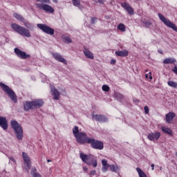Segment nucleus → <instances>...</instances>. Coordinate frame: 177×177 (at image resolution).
Instances as JSON below:
<instances>
[{
    "mask_svg": "<svg viewBox=\"0 0 177 177\" xmlns=\"http://www.w3.org/2000/svg\"><path fill=\"white\" fill-rule=\"evenodd\" d=\"M158 53H160V55H164V52L162 51V49H159V50H158Z\"/></svg>",
    "mask_w": 177,
    "mask_h": 177,
    "instance_id": "a18cd8bd",
    "label": "nucleus"
},
{
    "mask_svg": "<svg viewBox=\"0 0 177 177\" xmlns=\"http://www.w3.org/2000/svg\"><path fill=\"white\" fill-rule=\"evenodd\" d=\"M73 4L74 6L77 8H80L81 6V1L80 0H72Z\"/></svg>",
    "mask_w": 177,
    "mask_h": 177,
    "instance_id": "473e14b6",
    "label": "nucleus"
},
{
    "mask_svg": "<svg viewBox=\"0 0 177 177\" xmlns=\"http://www.w3.org/2000/svg\"><path fill=\"white\" fill-rule=\"evenodd\" d=\"M118 29L120 30V31H122V32H125V31H127V28L124 25V24H120L118 26Z\"/></svg>",
    "mask_w": 177,
    "mask_h": 177,
    "instance_id": "2f4dec72",
    "label": "nucleus"
},
{
    "mask_svg": "<svg viewBox=\"0 0 177 177\" xmlns=\"http://www.w3.org/2000/svg\"><path fill=\"white\" fill-rule=\"evenodd\" d=\"M62 39H63L65 44H71V42H73V40H71V38H70V36L63 35L62 37Z\"/></svg>",
    "mask_w": 177,
    "mask_h": 177,
    "instance_id": "a878e982",
    "label": "nucleus"
},
{
    "mask_svg": "<svg viewBox=\"0 0 177 177\" xmlns=\"http://www.w3.org/2000/svg\"><path fill=\"white\" fill-rule=\"evenodd\" d=\"M133 102H134V103H139V100H138V99H134V100H133Z\"/></svg>",
    "mask_w": 177,
    "mask_h": 177,
    "instance_id": "de8ad7c7",
    "label": "nucleus"
},
{
    "mask_svg": "<svg viewBox=\"0 0 177 177\" xmlns=\"http://www.w3.org/2000/svg\"><path fill=\"white\" fill-rule=\"evenodd\" d=\"M53 2H55V3H57V0H53Z\"/></svg>",
    "mask_w": 177,
    "mask_h": 177,
    "instance_id": "3c124183",
    "label": "nucleus"
},
{
    "mask_svg": "<svg viewBox=\"0 0 177 177\" xmlns=\"http://www.w3.org/2000/svg\"><path fill=\"white\" fill-rule=\"evenodd\" d=\"M114 97L119 102H122L124 100V95L120 93H115L114 94Z\"/></svg>",
    "mask_w": 177,
    "mask_h": 177,
    "instance_id": "cd10ccee",
    "label": "nucleus"
},
{
    "mask_svg": "<svg viewBox=\"0 0 177 177\" xmlns=\"http://www.w3.org/2000/svg\"><path fill=\"white\" fill-rule=\"evenodd\" d=\"M161 136V133L156 131L155 133H149L147 135V139L151 140V142H155V140H158L160 139Z\"/></svg>",
    "mask_w": 177,
    "mask_h": 177,
    "instance_id": "ddd939ff",
    "label": "nucleus"
},
{
    "mask_svg": "<svg viewBox=\"0 0 177 177\" xmlns=\"http://www.w3.org/2000/svg\"><path fill=\"white\" fill-rule=\"evenodd\" d=\"M158 16L160 20H161V21H162V23H164L165 26L169 27V28L173 29L174 31H176V32H177V27L176 25H175V24L172 23L171 21H169V19L165 18V17H164L161 13H158Z\"/></svg>",
    "mask_w": 177,
    "mask_h": 177,
    "instance_id": "1a4fd4ad",
    "label": "nucleus"
},
{
    "mask_svg": "<svg viewBox=\"0 0 177 177\" xmlns=\"http://www.w3.org/2000/svg\"><path fill=\"white\" fill-rule=\"evenodd\" d=\"M10 125L15 131L17 138L19 140H23V127H21V124H19L16 120H11Z\"/></svg>",
    "mask_w": 177,
    "mask_h": 177,
    "instance_id": "7ed1b4c3",
    "label": "nucleus"
},
{
    "mask_svg": "<svg viewBox=\"0 0 177 177\" xmlns=\"http://www.w3.org/2000/svg\"><path fill=\"white\" fill-rule=\"evenodd\" d=\"M174 63H176L175 58L169 57L163 60V64H174Z\"/></svg>",
    "mask_w": 177,
    "mask_h": 177,
    "instance_id": "5701e85b",
    "label": "nucleus"
},
{
    "mask_svg": "<svg viewBox=\"0 0 177 177\" xmlns=\"http://www.w3.org/2000/svg\"><path fill=\"white\" fill-rule=\"evenodd\" d=\"M129 54V53L127 50H118L115 53V55H116V56H119L120 57H127Z\"/></svg>",
    "mask_w": 177,
    "mask_h": 177,
    "instance_id": "412c9836",
    "label": "nucleus"
},
{
    "mask_svg": "<svg viewBox=\"0 0 177 177\" xmlns=\"http://www.w3.org/2000/svg\"><path fill=\"white\" fill-rule=\"evenodd\" d=\"M80 157L83 162H85V164H87V165H93L94 168L97 167V159H96L95 156L91 154L86 155L84 153H80Z\"/></svg>",
    "mask_w": 177,
    "mask_h": 177,
    "instance_id": "f03ea898",
    "label": "nucleus"
},
{
    "mask_svg": "<svg viewBox=\"0 0 177 177\" xmlns=\"http://www.w3.org/2000/svg\"><path fill=\"white\" fill-rule=\"evenodd\" d=\"M11 28L23 37H26L27 38H30L31 37L30 30L17 24H11Z\"/></svg>",
    "mask_w": 177,
    "mask_h": 177,
    "instance_id": "20e7f679",
    "label": "nucleus"
},
{
    "mask_svg": "<svg viewBox=\"0 0 177 177\" xmlns=\"http://www.w3.org/2000/svg\"><path fill=\"white\" fill-rule=\"evenodd\" d=\"M160 171H161V169H162V167H160Z\"/></svg>",
    "mask_w": 177,
    "mask_h": 177,
    "instance_id": "603ef678",
    "label": "nucleus"
},
{
    "mask_svg": "<svg viewBox=\"0 0 177 177\" xmlns=\"http://www.w3.org/2000/svg\"><path fill=\"white\" fill-rule=\"evenodd\" d=\"M110 171L111 172L117 173L120 171V167H118V165H110Z\"/></svg>",
    "mask_w": 177,
    "mask_h": 177,
    "instance_id": "bb28decb",
    "label": "nucleus"
},
{
    "mask_svg": "<svg viewBox=\"0 0 177 177\" xmlns=\"http://www.w3.org/2000/svg\"><path fill=\"white\" fill-rule=\"evenodd\" d=\"M37 26L38 28H39V30H41L43 32H45L48 35H53L55 34V29L48 26L46 24H38Z\"/></svg>",
    "mask_w": 177,
    "mask_h": 177,
    "instance_id": "9d476101",
    "label": "nucleus"
},
{
    "mask_svg": "<svg viewBox=\"0 0 177 177\" xmlns=\"http://www.w3.org/2000/svg\"><path fill=\"white\" fill-rule=\"evenodd\" d=\"M22 23H24V26L26 27V28H31L32 27V24H30V22H28L26 19H24V21Z\"/></svg>",
    "mask_w": 177,
    "mask_h": 177,
    "instance_id": "72a5a7b5",
    "label": "nucleus"
},
{
    "mask_svg": "<svg viewBox=\"0 0 177 177\" xmlns=\"http://www.w3.org/2000/svg\"><path fill=\"white\" fill-rule=\"evenodd\" d=\"M53 57L55 59V60H57V62H60V63H64V64H67V60L64 59L62 55H60L58 53H53Z\"/></svg>",
    "mask_w": 177,
    "mask_h": 177,
    "instance_id": "dca6fc26",
    "label": "nucleus"
},
{
    "mask_svg": "<svg viewBox=\"0 0 177 177\" xmlns=\"http://www.w3.org/2000/svg\"><path fill=\"white\" fill-rule=\"evenodd\" d=\"M83 53L87 59H93L95 57V56H93V53H92V52H91V50H88L86 48H84Z\"/></svg>",
    "mask_w": 177,
    "mask_h": 177,
    "instance_id": "4be33fe9",
    "label": "nucleus"
},
{
    "mask_svg": "<svg viewBox=\"0 0 177 177\" xmlns=\"http://www.w3.org/2000/svg\"><path fill=\"white\" fill-rule=\"evenodd\" d=\"M102 172H107V171H109V168H110V165L107 163V160L102 159Z\"/></svg>",
    "mask_w": 177,
    "mask_h": 177,
    "instance_id": "aec40b11",
    "label": "nucleus"
},
{
    "mask_svg": "<svg viewBox=\"0 0 177 177\" xmlns=\"http://www.w3.org/2000/svg\"><path fill=\"white\" fill-rule=\"evenodd\" d=\"M44 106V100L42 99H35L32 101H26L23 102L24 111H30L35 109H40Z\"/></svg>",
    "mask_w": 177,
    "mask_h": 177,
    "instance_id": "f257e3e1",
    "label": "nucleus"
},
{
    "mask_svg": "<svg viewBox=\"0 0 177 177\" xmlns=\"http://www.w3.org/2000/svg\"><path fill=\"white\" fill-rule=\"evenodd\" d=\"M173 73H174V74H176L177 75V66H175L174 68L172 69Z\"/></svg>",
    "mask_w": 177,
    "mask_h": 177,
    "instance_id": "a19ab883",
    "label": "nucleus"
},
{
    "mask_svg": "<svg viewBox=\"0 0 177 177\" xmlns=\"http://www.w3.org/2000/svg\"><path fill=\"white\" fill-rule=\"evenodd\" d=\"M88 145H91V147L95 150H103V149H104V144L103 142L93 138L88 141Z\"/></svg>",
    "mask_w": 177,
    "mask_h": 177,
    "instance_id": "0eeeda50",
    "label": "nucleus"
},
{
    "mask_svg": "<svg viewBox=\"0 0 177 177\" xmlns=\"http://www.w3.org/2000/svg\"><path fill=\"white\" fill-rule=\"evenodd\" d=\"M122 8H124L125 10L129 13V15H131V16H133L135 15V12L133 11V8H131V6L129 5V3L127 2H124L121 3Z\"/></svg>",
    "mask_w": 177,
    "mask_h": 177,
    "instance_id": "4468645a",
    "label": "nucleus"
},
{
    "mask_svg": "<svg viewBox=\"0 0 177 177\" xmlns=\"http://www.w3.org/2000/svg\"><path fill=\"white\" fill-rule=\"evenodd\" d=\"M151 171H154V164H151Z\"/></svg>",
    "mask_w": 177,
    "mask_h": 177,
    "instance_id": "09e8293b",
    "label": "nucleus"
},
{
    "mask_svg": "<svg viewBox=\"0 0 177 177\" xmlns=\"http://www.w3.org/2000/svg\"><path fill=\"white\" fill-rule=\"evenodd\" d=\"M37 2H43V3H49L50 0H37Z\"/></svg>",
    "mask_w": 177,
    "mask_h": 177,
    "instance_id": "4c0bfd02",
    "label": "nucleus"
},
{
    "mask_svg": "<svg viewBox=\"0 0 177 177\" xmlns=\"http://www.w3.org/2000/svg\"><path fill=\"white\" fill-rule=\"evenodd\" d=\"M144 110H145V114H149V106H145L144 107Z\"/></svg>",
    "mask_w": 177,
    "mask_h": 177,
    "instance_id": "ea45409f",
    "label": "nucleus"
},
{
    "mask_svg": "<svg viewBox=\"0 0 177 177\" xmlns=\"http://www.w3.org/2000/svg\"><path fill=\"white\" fill-rule=\"evenodd\" d=\"M0 86L3 92H6V93L8 95L9 97H10L11 100H12L14 103H17V96H16V93H15V91L10 89L9 86L3 83H0Z\"/></svg>",
    "mask_w": 177,
    "mask_h": 177,
    "instance_id": "39448f33",
    "label": "nucleus"
},
{
    "mask_svg": "<svg viewBox=\"0 0 177 177\" xmlns=\"http://www.w3.org/2000/svg\"><path fill=\"white\" fill-rule=\"evenodd\" d=\"M147 80H153V76H151V72H149V74L145 75Z\"/></svg>",
    "mask_w": 177,
    "mask_h": 177,
    "instance_id": "e433bc0d",
    "label": "nucleus"
},
{
    "mask_svg": "<svg viewBox=\"0 0 177 177\" xmlns=\"http://www.w3.org/2000/svg\"><path fill=\"white\" fill-rule=\"evenodd\" d=\"M30 175L32 177H42L41 174L37 172V168H35V167L32 168L31 171H30Z\"/></svg>",
    "mask_w": 177,
    "mask_h": 177,
    "instance_id": "b1692460",
    "label": "nucleus"
},
{
    "mask_svg": "<svg viewBox=\"0 0 177 177\" xmlns=\"http://www.w3.org/2000/svg\"><path fill=\"white\" fill-rule=\"evenodd\" d=\"M161 130L164 132V133H167V135H172V130L168 127H162Z\"/></svg>",
    "mask_w": 177,
    "mask_h": 177,
    "instance_id": "c85d7f7f",
    "label": "nucleus"
},
{
    "mask_svg": "<svg viewBox=\"0 0 177 177\" xmlns=\"http://www.w3.org/2000/svg\"><path fill=\"white\" fill-rule=\"evenodd\" d=\"M22 157L24 158V162L27 165L28 172V169H31V161L30 160V156H28V155H27L26 153L22 152Z\"/></svg>",
    "mask_w": 177,
    "mask_h": 177,
    "instance_id": "f3484780",
    "label": "nucleus"
},
{
    "mask_svg": "<svg viewBox=\"0 0 177 177\" xmlns=\"http://www.w3.org/2000/svg\"><path fill=\"white\" fill-rule=\"evenodd\" d=\"M142 24H144L146 28H149L152 24L150 21H144Z\"/></svg>",
    "mask_w": 177,
    "mask_h": 177,
    "instance_id": "f704fd0d",
    "label": "nucleus"
},
{
    "mask_svg": "<svg viewBox=\"0 0 177 177\" xmlns=\"http://www.w3.org/2000/svg\"><path fill=\"white\" fill-rule=\"evenodd\" d=\"M92 119L97 122H107L108 118L104 115H95V113H92Z\"/></svg>",
    "mask_w": 177,
    "mask_h": 177,
    "instance_id": "f8f14e48",
    "label": "nucleus"
},
{
    "mask_svg": "<svg viewBox=\"0 0 177 177\" xmlns=\"http://www.w3.org/2000/svg\"><path fill=\"white\" fill-rule=\"evenodd\" d=\"M14 51L15 55H17V56L19 57V59H30V57H31V55H30V54L26 53V52L22 51L18 48H15Z\"/></svg>",
    "mask_w": 177,
    "mask_h": 177,
    "instance_id": "9b49d317",
    "label": "nucleus"
},
{
    "mask_svg": "<svg viewBox=\"0 0 177 177\" xmlns=\"http://www.w3.org/2000/svg\"><path fill=\"white\" fill-rule=\"evenodd\" d=\"M165 117L166 122H167V124H171V122L174 121V118L176 117V114H175V113L174 112H169L168 113L166 114Z\"/></svg>",
    "mask_w": 177,
    "mask_h": 177,
    "instance_id": "a211bd4d",
    "label": "nucleus"
},
{
    "mask_svg": "<svg viewBox=\"0 0 177 177\" xmlns=\"http://www.w3.org/2000/svg\"><path fill=\"white\" fill-rule=\"evenodd\" d=\"M10 161H12V162H15V164H16V160L15 159V158H13V156H10Z\"/></svg>",
    "mask_w": 177,
    "mask_h": 177,
    "instance_id": "79ce46f5",
    "label": "nucleus"
},
{
    "mask_svg": "<svg viewBox=\"0 0 177 177\" xmlns=\"http://www.w3.org/2000/svg\"><path fill=\"white\" fill-rule=\"evenodd\" d=\"M98 3H101V5H103V3H104V0H98Z\"/></svg>",
    "mask_w": 177,
    "mask_h": 177,
    "instance_id": "49530a36",
    "label": "nucleus"
},
{
    "mask_svg": "<svg viewBox=\"0 0 177 177\" xmlns=\"http://www.w3.org/2000/svg\"><path fill=\"white\" fill-rule=\"evenodd\" d=\"M35 6L39 10H44L46 13H55V8L48 4L36 3Z\"/></svg>",
    "mask_w": 177,
    "mask_h": 177,
    "instance_id": "6e6552de",
    "label": "nucleus"
},
{
    "mask_svg": "<svg viewBox=\"0 0 177 177\" xmlns=\"http://www.w3.org/2000/svg\"><path fill=\"white\" fill-rule=\"evenodd\" d=\"M167 85H169V86H171V88H174L175 89H177V83L174 81H168Z\"/></svg>",
    "mask_w": 177,
    "mask_h": 177,
    "instance_id": "c756f323",
    "label": "nucleus"
},
{
    "mask_svg": "<svg viewBox=\"0 0 177 177\" xmlns=\"http://www.w3.org/2000/svg\"><path fill=\"white\" fill-rule=\"evenodd\" d=\"M102 91H104V92H109V91H110V87L108 85H103Z\"/></svg>",
    "mask_w": 177,
    "mask_h": 177,
    "instance_id": "c9c22d12",
    "label": "nucleus"
},
{
    "mask_svg": "<svg viewBox=\"0 0 177 177\" xmlns=\"http://www.w3.org/2000/svg\"><path fill=\"white\" fill-rule=\"evenodd\" d=\"M47 162H52V160L50 159H48Z\"/></svg>",
    "mask_w": 177,
    "mask_h": 177,
    "instance_id": "8fccbe9b",
    "label": "nucleus"
},
{
    "mask_svg": "<svg viewBox=\"0 0 177 177\" xmlns=\"http://www.w3.org/2000/svg\"><path fill=\"white\" fill-rule=\"evenodd\" d=\"M96 20H97V18H96V17H92V18H91V24H95V23H96Z\"/></svg>",
    "mask_w": 177,
    "mask_h": 177,
    "instance_id": "58836bf2",
    "label": "nucleus"
},
{
    "mask_svg": "<svg viewBox=\"0 0 177 177\" xmlns=\"http://www.w3.org/2000/svg\"><path fill=\"white\" fill-rule=\"evenodd\" d=\"M76 142L79 143V145H86L89 144V141L91 140V138L88 137L86 133L80 132L79 134L75 137Z\"/></svg>",
    "mask_w": 177,
    "mask_h": 177,
    "instance_id": "423d86ee",
    "label": "nucleus"
},
{
    "mask_svg": "<svg viewBox=\"0 0 177 177\" xmlns=\"http://www.w3.org/2000/svg\"><path fill=\"white\" fill-rule=\"evenodd\" d=\"M115 63H117V61L115 59L111 60V64H115Z\"/></svg>",
    "mask_w": 177,
    "mask_h": 177,
    "instance_id": "c03bdc74",
    "label": "nucleus"
},
{
    "mask_svg": "<svg viewBox=\"0 0 177 177\" xmlns=\"http://www.w3.org/2000/svg\"><path fill=\"white\" fill-rule=\"evenodd\" d=\"M50 89H51V95L53 96V98L55 100H59V99H60V93L59 92V91H57L56 89V88H55V86L50 84Z\"/></svg>",
    "mask_w": 177,
    "mask_h": 177,
    "instance_id": "2eb2a0df",
    "label": "nucleus"
},
{
    "mask_svg": "<svg viewBox=\"0 0 177 177\" xmlns=\"http://www.w3.org/2000/svg\"><path fill=\"white\" fill-rule=\"evenodd\" d=\"M13 16L15 17V19H17L18 20V21H21V23H23L24 21V20L26 19H24V17H23V16L20 15L18 13L15 12L13 14Z\"/></svg>",
    "mask_w": 177,
    "mask_h": 177,
    "instance_id": "393cba45",
    "label": "nucleus"
},
{
    "mask_svg": "<svg viewBox=\"0 0 177 177\" xmlns=\"http://www.w3.org/2000/svg\"><path fill=\"white\" fill-rule=\"evenodd\" d=\"M80 129L78 128V126H75L73 129V133L75 136V138L77 137V135L80 134Z\"/></svg>",
    "mask_w": 177,
    "mask_h": 177,
    "instance_id": "7c9ffc66",
    "label": "nucleus"
},
{
    "mask_svg": "<svg viewBox=\"0 0 177 177\" xmlns=\"http://www.w3.org/2000/svg\"><path fill=\"white\" fill-rule=\"evenodd\" d=\"M96 174V171L95 170H92L91 172H90V175H95Z\"/></svg>",
    "mask_w": 177,
    "mask_h": 177,
    "instance_id": "37998d69",
    "label": "nucleus"
},
{
    "mask_svg": "<svg viewBox=\"0 0 177 177\" xmlns=\"http://www.w3.org/2000/svg\"><path fill=\"white\" fill-rule=\"evenodd\" d=\"M0 127L4 130L8 129V120L5 117H0Z\"/></svg>",
    "mask_w": 177,
    "mask_h": 177,
    "instance_id": "6ab92c4d",
    "label": "nucleus"
}]
</instances>
